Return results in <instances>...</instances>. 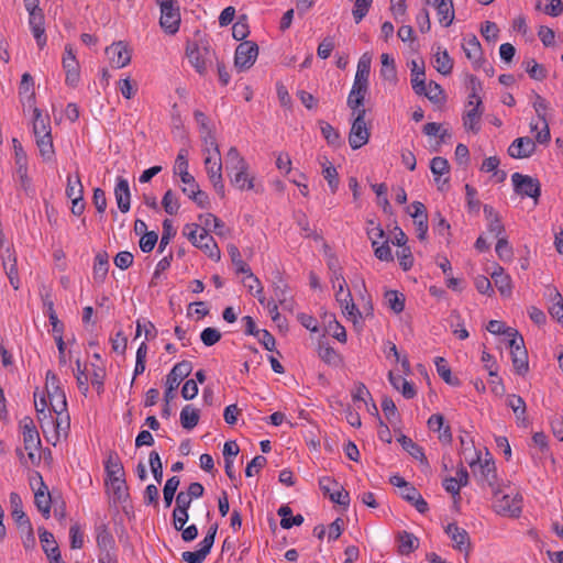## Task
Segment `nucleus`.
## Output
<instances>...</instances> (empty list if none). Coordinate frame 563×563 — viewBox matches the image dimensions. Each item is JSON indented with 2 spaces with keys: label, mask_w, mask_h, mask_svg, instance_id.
Masks as SVG:
<instances>
[{
  "label": "nucleus",
  "mask_w": 563,
  "mask_h": 563,
  "mask_svg": "<svg viewBox=\"0 0 563 563\" xmlns=\"http://www.w3.org/2000/svg\"><path fill=\"white\" fill-rule=\"evenodd\" d=\"M45 390L49 407L53 410V413L56 415V421H47V424H53L56 439L59 438L60 433L66 437L70 427V419L67 413L66 395L59 386L58 377L52 371L46 373Z\"/></svg>",
  "instance_id": "1"
},
{
  "label": "nucleus",
  "mask_w": 563,
  "mask_h": 563,
  "mask_svg": "<svg viewBox=\"0 0 563 563\" xmlns=\"http://www.w3.org/2000/svg\"><path fill=\"white\" fill-rule=\"evenodd\" d=\"M225 169L235 188L254 189V177L249 174L250 166L235 146L230 147L225 155Z\"/></svg>",
  "instance_id": "2"
},
{
  "label": "nucleus",
  "mask_w": 563,
  "mask_h": 563,
  "mask_svg": "<svg viewBox=\"0 0 563 563\" xmlns=\"http://www.w3.org/2000/svg\"><path fill=\"white\" fill-rule=\"evenodd\" d=\"M470 82L472 92L468 96L466 110L463 114V125L466 130L472 131L473 133H478L481 130V118L484 112L483 101L478 95V91L482 89V84L474 76L470 78Z\"/></svg>",
  "instance_id": "3"
},
{
  "label": "nucleus",
  "mask_w": 563,
  "mask_h": 563,
  "mask_svg": "<svg viewBox=\"0 0 563 563\" xmlns=\"http://www.w3.org/2000/svg\"><path fill=\"white\" fill-rule=\"evenodd\" d=\"M183 233L192 243V245L203 251V253L211 260H220V249L206 229H200V225L197 223H188L184 227Z\"/></svg>",
  "instance_id": "4"
},
{
  "label": "nucleus",
  "mask_w": 563,
  "mask_h": 563,
  "mask_svg": "<svg viewBox=\"0 0 563 563\" xmlns=\"http://www.w3.org/2000/svg\"><path fill=\"white\" fill-rule=\"evenodd\" d=\"M33 132L42 158L47 162L53 161L55 151L51 134V126L42 117L41 111L37 108L34 109Z\"/></svg>",
  "instance_id": "5"
},
{
  "label": "nucleus",
  "mask_w": 563,
  "mask_h": 563,
  "mask_svg": "<svg viewBox=\"0 0 563 563\" xmlns=\"http://www.w3.org/2000/svg\"><path fill=\"white\" fill-rule=\"evenodd\" d=\"M522 497L518 493L495 492L494 509L498 515L518 518L521 514Z\"/></svg>",
  "instance_id": "6"
},
{
  "label": "nucleus",
  "mask_w": 563,
  "mask_h": 563,
  "mask_svg": "<svg viewBox=\"0 0 563 563\" xmlns=\"http://www.w3.org/2000/svg\"><path fill=\"white\" fill-rule=\"evenodd\" d=\"M161 9L159 24L168 34H175L179 30L180 12L176 0H157Z\"/></svg>",
  "instance_id": "7"
},
{
  "label": "nucleus",
  "mask_w": 563,
  "mask_h": 563,
  "mask_svg": "<svg viewBox=\"0 0 563 563\" xmlns=\"http://www.w3.org/2000/svg\"><path fill=\"white\" fill-rule=\"evenodd\" d=\"M475 457L468 461L474 476L481 482L486 483L488 486L494 487L497 482V472L495 462L492 459L481 461L479 453L474 450Z\"/></svg>",
  "instance_id": "8"
},
{
  "label": "nucleus",
  "mask_w": 563,
  "mask_h": 563,
  "mask_svg": "<svg viewBox=\"0 0 563 563\" xmlns=\"http://www.w3.org/2000/svg\"><path fill=\"white\" fill-rule=\"evenodd\" d=\"M352 115L354 119L349 133V144L353 150H358L368 143L371 132L365 122L366 111H358Z\"/></svg>",
  "instance_id": "9"
},
{
  "label": "nucleus",
  "mask_w": 563,
  "mask_h": 563,
  "mask_svg": "<svg viewBox=\"0 0 563 563\" xmlns=\"http://www.w3.org/2000/svg\"><path fill=\"white\" fill-rule=\"evenodd\" d=\"M192 371V364L189 361L177 363L166 377V390L164 393L165 402H169L175 397V389L178 388L180 382L186 378Z\"/></svg>",
  "instance_id": "10"
},
{
  "label": "nucleus",
  "mask_w": 563,
  "mask_h": 563,
  "mask_svg": "<svg viewBox=\"0 0 563 563\" xmlns=\"http://www.w3.org/2000/svg\"><path fill=\"white\" fill-rule=\"evenodd\" d=\"M186 54L190 64L200 75L207 73V64L211 62L214 55L207 45H199L197 43L188 44Z\"/></svg>",
  "instance_id": "11"
},
{
  "label": "nucleus",
  "mask_w": 563,
  "mask_h": 563,
  "mask_svg": "<svg viewBox=\"0 0 563 563\" xmlns=\"http://www.w3.org/2000/svg\"><path fill=\"white\" fill-rule=\"evenodd\" d=\"M228 253L230 255V258H231L233 265L235 266L236 273L245 274L249 279L253 280L257 285L256 295L258 297L260 303L264 305L266 299L263 296V286L260 282V279L252 273L250 266L242 260L239 247L234 244H229Z\"/></svg>",
  "instance_id": "12"
},
{
  "label": "nucleus",
  "mask_w": 563,
  "mask_h": 563,
  "mask_svg": "<svg viewBox=\"0 0 563 563\" xmlns=\"http://www.w3.org/2000/svg\"><path fill=\"white\" fill-rule=\"evenodd\" d=\"M515 191L520 196H527L538 200L541 195V184L537 178L520 173L511 176Z\"/></svg>",
  "instance_id": "13"
},
{
  "label": "nucleus",
  "mask_w": 563,
  "mask_h": 563,
  "mask_svg": "<svg viewBox=\"0 0 563 563\" xmlns=\"http://www.w3.org/2000/svg\"><path fill=\"white\" fill-rule=\"evenodd\" d=\"M258 55V46L253 41L240 43L235 49L234 65L240 70H246L253 66Z\"/></svg>",
  "instance_id": "14"
},
{
  "label": "nucleus",
  "mask_w": 563,
  "mask_h": 563,
  "mask_svg": "<svg viewBox=\"0 0 563 563\" xmlns=\"http://www.w3.org/2000/svg\"><path fill=\"white\" fill-rule=\"evenodd\" d=\"M533 109L538 118L542 121V129L536 134V142L540 144H548L551 140L550 128L547 120V110L549 108L548 101L540 95H534Z\"/></svg>",
  "instance_id": "15"
},
{
  "label": "nucleus",
  "mask_w": 563,
  "mask_h": 563,
  "mask_svg": "<svg viewBox=\"0 0 563 563\" xmlns=\"http://www.w3.org/2000/svg\"><path fill=\"white\" fill-rule=\"evenodd\" d=\"M24 449L27 451L29 459L35 462V453L41 445L40 434L32 420L25 421L22 427Z\"/></svg>",
  "instance_id": "16"
},
{
  "label": "nucleus",
  "mask_w": 563,
  "mask_h": 563,
  "mask_svg": "<svg viewBox=\"0 0 563 563\" xmlns=\"http://www.w3.org/2000/svg\"><path fill=\"white\" fill-rule=\"evenodd\" d=\"M445 532L453 542V548L466 555L471 551V538L468 532L460 528L456 523L452 522L445 527Z\"/></svg>",
  "instance_id": "17"
},
{
  "label": "nucleus",
  "mask_w": 563,
  "mask_h": 563,
  "mask_svg": "<svg viewBox=\"0 0 563 563\" xmlns=\"http://www.w3.org/2000/svg\"><path fill=\"white\" fill-rule=\"evenodd\" d=\"M106 54L115 68H123L131 62V52L123 42H117L108 46Z\"/></svg>",
  "instance_id": "18"
},
{
  "label": "nucleus",
  "mask_w": 563,
  "mask_h": 563,
  "mask_svg": "<svg viewBox=\"0 0 563 563\" xmlns=\"http://www.w3.org/2000/svg\"><path fill=\"white\" fill-rule=\"evenodd\" d=\"M63 67L66 71L65 81L68 86L75 87L80 78L79 65L70 46L65 47Z\"/></svg>",
  "instance_id": "19"
},
{
  "label": "nucleus",
  "mask_w": 563,
  "mask_h": 563,
  "mask_svg": "<svg viewBox=\"0 0 563 563\" xmlns=\"http://www.w3.org/2000/svg\"><path fill=\"white\" fill-rule=\"evenodd\" d=\"M536 143L528 136L516 139L508 147L509 156L514 158H528L536 152Z\"/></svg>",
  "instance_id": "20"
},
{
  "label": "nucleus",
  "mask_w": 563,
  "mask_h": 563,
  "mask_svg": "<svg viewBox=\"0 0 563 563\" xmlns=\"http://www.w3.org/2000/svg\"><path fill=\"white\" fill-rule=\"evenodd\" d=\"M2 265L5 271V274L10 280L11 286L14 289H19L20 280L18 275L16 267V256L14 251H12L9 246L1 253Z\"/></svg>",
  "instance_id": "21"
},
{
  "label": "nucleus",
  "mask_w": 563,
  "mask_h": 563,
  "mask_svg": "<svg viewBox=\"0 0 563 563\" xmlns=\"http://www.w3.org/2000/svg\"><path fill=\"white\" fill-rule=\"evenodd\" d=\"M29 24L36 40L37 45L42 48L46 44V35L44 27V14L42 10L29 13Z\"/></svg>",
  "instance_id": "22"
},
{
  "label": "nucleus",
  "mask_w": 563,
  "mask_h": 563,
  "mask_svg": "<svg viewBox=\"0 0 563 563\" xmlns=\"http://www.w3.org/2000/svg\"><path fill=\"white\" fill-rule=\"evenodd\" d=\"M114 197L120 211L123 213L128 212L131 206V192L129 183L125 178L118 177L114 188Z\"/></svg>",
  "instance_id": "23"
},
{
  "label": "nucleus",
  "mask_w": 563,
  "mask_h": 563,
  "mask_svg": "<svg viewBox=\"0 0 563 563\" xmlns=\"http://www.w3.org/2000/svg\"><path fill=\"white\" fill-rule=\"evenodd\" d=\"M37 394H34L35 400V409L37 412V418L41 423V428L45 432L46 428L52 427L53 424H47V421H56V416L53 417L52 412L53 410L49 407L48 398H46L44 395L40 398V400L36 399Z\"/></svg>",
  "instance_id": "24"
},
{
  "label": "nucleus",
  "mask_w": 563,
  "mask_h": 563,
  "mask_svg": "<svg viewBox=\"0 0 563 563\" xmlns=\"http://www.w3.org/2000/svg\"><path fill=\"white\" fill-rule=\"evenodd\" d=\"M104 471L107 474V482L117 477L125 476L124 467L118 453L113 451L109 453L108 459L104 462Z\"/></svg>",
  "instance_id": "25"
},
{
  "label": "nucleus",
  "mask_w": 563,
  "mask_h": 563,
  "mask_svg": "<svg viewBox=\"0 0 563 563\" xmlns=\"http://www.w3.org/2000/svg\"><path fill=\"white\" fill-rule=\"evenodd\" d=\"M10 504L12 507V518L21 528L31 529V522L23 511L22 500L18 493L10 494Z\"/></svg>",
  "instance_id": "26"
},
{
  "label": "nucleus",
  "mask_w": 563,
  "mask_h": 563,
  "mask_svg": "<svg viewBox=\"0 0 563 563\" xmlns=\"http://www.w3.org/2000/svg\"><path fill=\"white\" fill-rule=\"evenodd\" d=\"M41 486L35 492V505L45 518L49 517L51 512V494L47 486L44 484L42 476L38 475Z\"/></svg>",
  "instance_id": "27"
},
{
  "label": "nucleus",
  "mask_w": 563,
  "mask_h": 563,
  "mask_svg": "<svg viewBox=\"0 0 563 563\" xmlns=\"http://www.w3.org/2000/svg\"><path fill=\"white\" fill-rule=\"evenodd\" d=\"M430 169L435 176L434 180L439 190H444V185H448V179L441 180V176L448 174L450 170L448 159L441 156L433 157L430 162Z\"/></svg>",
  "instance_id": "28"
},
{
  "label": "nucleus",
  "mask_w": 563,
  "mask_h": 563,
  "mask_svg": "<svg viewBox=\"0 0 563 563\" xmlns=\"http://www.w3.org/2000/svg\"><path fill=\"white\" fill-rule=\"evenodd\" d=\"M463 51L466 57L472 60L475 68H478L484 63L483 60V52L479 41L475 35H473L467 42L463 45Z\"/></svg>",
  "instance_id": "29"
},
{
  "label": "nucleus",
  "mask_w": 563,
  "mask_h": 563,
  "mask_svg": "<svg viewBox=\"0 0 563 563\" xmlns=\"http://www.w3.org/2000/svg\"><path fill=\"white\" fill-rule=\"evenodd\" d=\"M507 405L512 409L518 424L527 427L529 424L527 418V406L522 397L518 395H509L507 397Z\"/></svg>",
  "instance_id": "30"
},
{
  "label": "nucleus",
  "mask_w": 563,
  "mask_h": 563,
  "mask_svg": "<svg viewBox=\"0 0 563 563\" xmlns=\"http://www.w3.org/2000/svg\"><path fill=\"white\" fill-rule=\"evenodd\" d=\"M492 278L501 296L509 297L512 291V283L509 275L504 272L501 266H497L492 273Z\"/></svg>",
  "instance_id": "31"
},
{
  "label": "nucleus",
  "mask_w": 563,
  "mask_h": 563,
  "mask_svg": "<svg viewBox=\"0 0 563 563\" xmlns=\"http://www.w3.org/2000/svg\"><path fill=\"white\" fill-rule=\"evenodd\" d=\"M109 271V256L107 252H99L95 257L92 276L96 283L102 284Z\"/></svg>",
  "instance_id": "32"
},
{
  "label": "nucleus",
  "mask_w": 563,
  "mask_h": 563,
  "mask_svg": "<svg viewBox=\"0 0 563 563\" xmlns=\"http://www.w3.org/2000/svg\"><path fill=\"white\" fill-rule=\"evenodd\" d=\"M434 68L442 75L446 76L452 73L453 59L450 57L446 49H442L441 46L437 47L433 54Z\"/></svg>",
  "instance_id": "33"
},
{
  "label": "nucleus",
  "mask_w": 563,
  "mask_h": 563,
  "mask_svg": "<svg viewBox=\"0 0 563 563\" xmlns=\"http://www.w3.org/2000/svg\"><path fill=\"white\" fill-rule=\"evenodd\" d=\"M424 64L419 65L417 60L411 62V86L413 91L421 96L424 92Z\"/></svg>",
  "instance_id": "34"
},
{
  "label": "nucleus",
  "mask_w": 563,
  "mask_h": 563,
  "mask_svg": "<svg viewBox=\"0 0 563 563\" xmlns=\"http://www.w3.org/2000/svg\"><path fill=\"white\" fill-rule=\"evenodd\" d=\"M388 379L391 386L399 390L405 398L411 399L416 396L417 393L413 385L406 380L402 376L389 372Z\"/></svg>",
  "instance_id": "35"
},
{
  "label": "nucleus",
  "mask_w": 563,
  "mask_h": 563,
  "mask_svg": "<svg viewBox=\"0 0 563 563\" xmlns=\"http://www.w3.org/2000/svg\"><path fill=\"white\" fill-rule=\"evenodd\" d=\"M398 551L401 555H408L419 547V540L412 533L401 531L398 533Z\"/></svg>",
  "instance_id": "36"
},
{
  "label": "nucleus",
  "mask_w": 563,
  "mask_h": 563,
  "mask_svg": "<svg viewBox=\"0 0 563 563\" xmlns=\"http://www.w3.org/2000/svg\"><path fill=\"white\" fill-rule=\"evenodd\" d=\"M174 173L180 176L183 183H190V174L188 172V151L181 148L176 157Z\"/></svg>",
  "instance_id": "37"
},
{
  "label": "nucleus",
  "mask_w": 563,
  "mask_h": 563,
  "mask_svg": "<svg viewBox=\"0 0 563 563\" xmlns=\"http://www.w3.org/2000/svg\"><path fill=\"white\" fill-rule=\"evenodd\" d=\"M200 419V412L198 409L190 405L185 406L180 411V423L184 429H194Z\"/></svg>",
  "instance_id": "38"
},
{
  "label": "nucleus",
  "mask_w": 563,
  "mask_h": 563,
  "mask_svg": "<svg viewBox=\"0 0 563 563\" xmlns=\"http://www.w3.org/2000/svg\"><path fill=\"white\" fill-rule=\"evenodd\" d=\"M319 357L328 365L338 367L342 363L341 355L331 346L319 343L318 346Z\"/></svg>",
  "instance_id": "39"
},
{
  "label": "nucleus",
  "mask_w": 563,
  "mask_h": 563,
  "mask_svg": "<svg viewBox=\"0 0 563 563\" xmlns=\"http://www.w3.org/2000/svg\"><path fill=\"white\" fill-rule=\"evenodd\" d=\"M319 126L321 130L322 136L325 139L327 143L330 146L339 147L342 145V139L336 129H334L330 123L320 120Z\"/></svg>",
  "instance_id": "40"
},
{
  "label": "nucleus",
  "mask_w": 563,
  "mask_h": 563,
  "mask_svg": "<svg viewBox=\"0 0 563 563\" xmlns=\"http://www.w3.org/2000/svg\"><path fill=\"white\" fill-rule=\"evenodd\" d=\"M277 514L282 517L280 526L283 529H290L292 526H300L303 522L301 515L292 516V510L289 506H282Z\"/></svg>",
  "instance_id": "41"
},
{
  "label": "nucleus",
  "mask_w": 563,
  "mask_h": 563,
  "mask_svg": "<svg viewBox=\"0 0 563 563\" xmlns=\"http://www.w3.org/2000/svg\"><path fill=\"white\" fill-rule=\"evenodd\" d=\"M96 541L99 549L109 550L113 548L114 539L106 523L98 525L96 527Z\"/></svg>",
  "instance_id": "42"
},
{
  "label": "nucleus",
  "mask_w": 563,
  "mask_h": 563,
  "mask_svg": "<svg viewBox=\"0 0 563 563\" xmlns=\"http://www.w3.org/2000/svg\"><path fill=\"white\" fill-rule=\"evenodd\" d=\"M435 366L439 376L451 386H459L461 384L460 379L452 375L450 367L446 364V361L443 357L435 358Z\"/></svg>",
  "instance_id": "43"
},
{
  "label": "nucleus",
  "mask_w": 563,
  "mask_h": 563,
  "mask_svg": "<svg viewBox=\"0 0 563 563\" xmlns=\"http://www.w3.org/2000/svg\"><path fill=\"white\" fill-rule=\"evenodd\" d=\"M511 361L515 372L518 375H526L529 371V361L527 350H520L519 352L511 353Z\"/></svg>",
  "instance_id": "44"
},
{
  "label": "nucleus",
  "mask_w": 563,
  "mask_h": 563,
  "mask_svg": "<svg viewBox=\"0 0 563 563\" xmlns=\"http://www.w3.org/2000/svg\"><path fill=\"white\" fill-rule=\"evenodd\" d=\"M382 59V76L391 82H396L397 80V71L395 66V59L390 57L388 54L384 53L380 56Z\"/></svg>",
  "instance_id": "45"
},
{
  "label": "nucleus",
  "mask_w": 563,
  "mask_h": 563,
  "mask_svg": "<svg viewBox=\"0 0 563 563\" xmlns=\"http://www.w3.org/2000/svg\"><path fill=\"white\" fill-rule=\"evenodd\" d=\"M205 166L210 181L222 177V162L220 155L214 159L211 155H208L205 158Z\"/></svg>",
  "instance_id": "46"
},
{
  "label": "nucleus",
  "mask_w": 563,
  "mask_h": 563,
  "mask_svg": "<svg viewBox=\"0 0 563 563\" xmlns=\"http://www.w3.org/2000/svg\"><path fill=\"white\" fill-rule=\"evenodd\" d=\"M385 299L388 308L395 313H400L405 309V297L397 290H387L385 292Z\"/></svg>",
  "instance_id": "47"
},
{
  "label": "nucleus",
  "mask_w": 563,
  "mask_h": 563,
  "mask_svg": "<svg viewBox=\"0 0 563 563\" xmlns=\"http://www.w3.org/2000/svg\"><path fill=\"white\" fill-rule=\"evenodd\" d=\"M435 8L439 15V22L445 27L450 26L454 20L452 0H448L445 3H441Z\"/></svg>",
  "instance_id": "48"
},
{
  "label": "nucleus",
  "mask_w": 563,
  "mask_h": 563,
  "mask_svg": "<svg viewBox=\"0 0 563 563\" xmlns=\"http://www.w3.org/2000/svg\"><path fill=\"white\" fill-rule=\"evenodd\" d=\"M324 161L325 162L322 163V175L324 179L328 181L331 191L334 194L339 188V174L336 172V168L332 164H327L328 159L325 157Z\"/></svg>",
  "instance_id": "49"
},
{
  "label": "nucleus",
  "mask_w": 563,
  "mask_h": 563,
  "mask_svg": "<svg viewBox=\"0 0 563 563\" xmlns=\"http://www.w3.org/2000/svg\"><path fill=\"white\" fill-rule=\"evenodd\" d=\"M398 442L401 444L404 450H406L416 460H423L424 459V453H423L422 448L420 445H418L417 443H415L407 435L401 434L398 438Z\"/></svg>",
  "instance_id": "50"
},
{
  "label": "nucleus",
  "mask_w": 563,
  "mask_h": 563,
  "mask_svg": "<svg viewBox=\"0 0 563 563\" xmlns=\"http://www.w3.org/2000/svg\"><path fill=\"white\" fill-rule=\"evenodd\" d=\"M66 196L69 199L82 198L84 187L78 173L76 174L75 179H73L71 176L67 177Z\"/></svg>",
  "instance_id": "51"
},
{
  "label": "nucleus",
  "mask_w": 563,
  "mask_h": 563,
  "mask_svg": "<svg viewBox=\"0 0 563 563\" xmlns=\"http://www.w3.org/2000/svg\"><path fill=\"white\" fill-rule=\"evenodd\" d=\"M287 284L283 279L282 275L277 273L275 276V280L273 282V300H276L278 303L283 305L287 299Z\"/></svg>",
  "instance_id": "52"
},
{
  "label": "nucleus",
  "mask_w": 563,
  "mask_h": 563,
  "mask_svg": "<svg viewBox=\"0 0 563 563\" xmlns=\"http://www.w3.org/2000/svg\"><path fill=\"white\" fill-rule=\"evenodd\" d=\"M179 484L180 479L178 476H173L166 481L163 488L164 503L166 508L170 507Z\"/></svg>",
  "instance_id": "53"
},
{
  "label": "nucleus",
  "mask_w": 563,
  "mask_h": 563,
  "mask_svg": "<svg viewBox=\"0 0 563 563\" xmlns=\"http://www.w3.org/2000/svg\"><path fill=\"white\" fill-rule=\"evenodd\" d=\"M250 33L247 18L245 14H242L238 18V21L232 26V35L236 41H243L247 37Z\"/></svg>",
  "instance_id": "54"
},
{
  "label": "nucleus",
  "mask_w": 563,
  "mask_h": 563,
  "mask_svg": "<svg viewBox=\"0 0 563 563\" xmlns=\"http://www.w3.org/2000/svg\"><path fill=\"white\" fill-rule=\"evenodd\" d=\"M162 206L165 212L168 213L169 216H174L178 212L180 205L175 192L172 189H168L165 192L162 199Z\"/></svg>",
  "instance_id": "55"
},
{
  "label": "nucleus",
  "mask_w": 563,
  "mask_h": 563,
  "mask_svg": "<svg viewBox=\"0 0 563 563\" xmlns=\"http://www.w3.org/2000/svg\"><path fill=\"white\" fill-rule=\"evenodd\" d=\"M40 541H41L43 550L47 556H49V554H54L55 552L59 551L53 533H51L46 530H43L42 532H40Z\"/></svg>",
  "instance_id": "56"
},
{
  "label": "nucleus",
  "mask_w": 563,
  "mask_h": 563,
  "mask_svg": "<svg viewBox=\"0 0 563 563\" xmlns=\"http://www.w3.org/2000/svg\"><path fill=\"white\" fill-rule=\"evenodd\" d=\"M371 73V58L366 55H363L358 63H357V69L355 74V78L358 81H365L368 84Z\"/></svg>",
  "instance_id": "57"
},
{
  "label": "nucleus",
  "mask_w": 563,
  "mask_h": 563,
  "mask_svg": "<svg viewBox=\"0 0 563 563\" xmlns=\"http://www.w3.org/2000/svg\"><path fill=\"white\" fill-rule=\"evenodd\" d=\"M176 235V230L173 227V222L169 219L163 221V233L158 245V251L163 252L169 244L172 238Z\"/></svg>",
  "instance_id": "58"
},
{
  "label": "nucleus",
  "mask_w": 563,
  "mask_h": 563,
  "mask_svg": "<svg viewBox=\"0 0 563 563\" xmlns=\"http://www.w3.org/2000/svg\"><path fill=\"white\" fill-rule=\"evenodd\" d=\"M422 95L432 102H439L443 99V89L438 82L431 80L428 86L424 84V92Z\"/></svg>",
  "instance_id": "59"
},
{
  "label": "nucleus",
  "mask_w": 563,
  "mask_h": 563,
  "mask_svg": "<svg viewBox=\"0 0 563 563\" xmlns=\"http://www.w3.org/2000/svg\"><path fill=\"white\" fill-rule=\"evenodd\" d=\"M33 85L32 76L29 73L23 74L20 84V96H25L29 102L34 100Z\"/></svg>",
  "instance_id": "60"
},
{
  "label": "nucleus",
  "mask_w": 563,
  "mask_h": 563,
  "mask_svg": "<svg viewBox=\"0 0 563 563\" xmlns=\"http://www.w3.org/2000/svg\"><path fill=\"white\" fill-rule=\"evenodd\" d=\"M150 466L155 481L161 484L163 479V464L156 451L150 453Z\"/></svg>",
  "instance_id": "61"
},
{
  "label": "nucleus",
  "mask_w": 563,
  "mask_h": 563,
  "mask_svg": "<svg viewBox=\"0 0 563 563\" xmlns=\"http://www.w3.org/2000/svg\"><path fill=\"white\" fill-rule=\"evenodd\" d=\"M354 1V8H353V18L356 23H360L364 16L367 14L373 0H353Z\"/></svg>",
  "instance_id": "62"
},
{
  "label": "nucleus",
  "mask_w": 563,
  "mask_h": 563,
  "mask_svg": "<svg viewBox=\"0 0 563 563\" xmlns=\"http://www.w3.org/2000/svg\"><path fill=\"white\" fill-rule=\"evenodd\" d=\"M526 71L532 79L543 80L547 77L545 68L538 64L534 59L527 62Z\"/></svg>",
  "instance_id": "63"
},
{
  "label": "nucleus",
  "mask_w": 563,
  "mask_h": 563,
  "mask_svg": "<svg viewBox=\"0 0 563 563\" xmlns=\"http://www.w3.org/2000/svg\"><path fill=\"white\" fill-rule=\"evenodd\" d=\"M554 299L555 302L550 307V314L563 324V298L559 291L555 290Z\"/></svg>",
  "instance_id": "64"
}]
</instances>
